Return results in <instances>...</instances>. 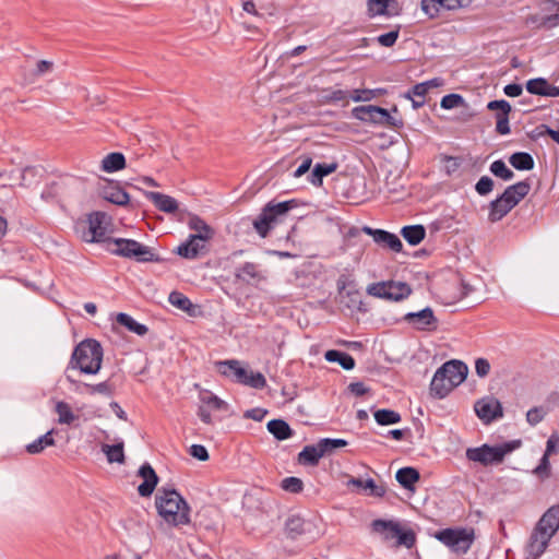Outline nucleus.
I'll list each match as a JSON object with an SVG mask.
<instances>
[{
  "mask_svg": "<svg viewBox=\"0 0 559 559\" xmlns=\"http://www.w3.org/2000/svg\"><path fill=\"white\" fill-rule=\"evenodd\" d=\"M61 183L60 182H51L46 187V189L41 192V198L44 200H53L60 194Z\"/></svg>",
  "mask_w": 559,
  "mask_h": 559,
  "instance_id": "nucleus-60",
  "label": "nucleus"
},
{
  "mask_svg": "<svg viewBox=\"0 0 559 559\" xmlns=\"http://www.w3.org/2000/svg\"><path fill=\"white\" fill-rule=\"evenodd\" d=\"M404 321L413 328L421 331H433L437 329L438 320L430 307L417 312H408L404 316Z\"/></svg>",
  "mask_w": 559,
  "mask_h": 559,
  "instance_id": "nucleus-10",
  "label": "nucleus"
},
{
  "mask_svg": "<svg viewBox=\"0 0 559 559\" xmlns=\"http://www.w3.org/2000/svg\"><path fill=\"white\" fill-rule=\"evenodd\" d=\"M452 390L453 388L447 380L445 376H439L437 370L430 383V393L438 399H443Z\"/></svg>",
  "mask_w": 559,
  "mask_h": 559,
  "instance_id": "nucleus-28",
  "label": "nucleus"
},
{
  "mask_svg": "<svg viewBox=\"0 0 559 559\" xmlns=\"http://www.w3.org/2000/svg\"><path fill=\"white\" fill-rule=\"evenodd\" d=\"M138 475L143 478V483L138 487L141 497H150L158 484V476L148 463L140 466Z\"/></svg>",
  "mask_w": 559,
  "mask_h": 559,
  "instance_id": "nucleus-16",
  "label": "nucleus"
},
{
  "mask_svg": "<svg viewBox=\"0 0 559 559\" xmlns=\"http://www.w3.org/2000/svg\"><path fill=\"white\" fill-rule=\"evenodd\" d=\"M489 169L495 177H498L504 181H509L514 177V173L508 168L502 159H498L491 163Z\"/></svg>",
  "mask_w": 559,
  "mask_h": 559,
  "instance_id": "nucleus-42",
  "label": "nucleus"
},
{
  "mask_svg": "<svg viewBox=\"0 0 559 559\" xmlns=\"http://www.w3.org/2000/svg\"><path fill=\"white\" fill-rule=\"evenodd\" d=\"M374 96L376 93L373 90L357 88L349 92V99H353L354 102H369L373 99Z\"/></svg>",
  "mask_w": 559,
  "mask_h": 559,
  "instance_id": "nucleus-55",
  "label": "nucleus"
},
{
  "mask_svg": "<svg viewBox=\"0 0 559 559\" xmlns=\"http://www.w3.org/2000/svg\"><path fill=\"white\" fill-rule=\"evenodd\" d=\"M361 230L371 236L373 241L382 248L390 249L394 252H401L403 249V243L395 234L384 229H374L369 226H364Z\"/></svg>",
  "mask_w": 559,
  "mask_h": 559,
  "instance_id": "nucleus-11",
  "label": "nucleus"
},
{
  "mask_svg": "<svg viewBox=\"0 0 559 559\" xmlns=\"http://www.w3.org/2000/svg\"><path fill=\"white\" fill-rule=\"evenodd\" d=\"M395 538H397L399 545H404L407 548L413 547L416 542L415 534L412 531H403L401 527Z\"/></svg>",
  "mask_w": 559,
  "mask_h": 559,
  "instance_id": "nucleus-57",
  "label": "nucleus"
},
{
  "mask_svg": "<svg viewBox=\"0 0 559 559\" xmlns=\"http://www.w3.org/2000/svg\"><path fill=\"white\" fill-rule=\"evenodd\" d=\"M514 206L503 200L502 194L489 203L488 219L491 223L502 219Z\"/></svg>",
  "mask_w": 559,
  "mask_h": 559,
  "instance_id": "nucleus-23",
  "label": "nucleus"
},
{
  "mask_svg": "<svg viewBox=\"0 0 559 559\" xmlns=\"http://www.w3.org/2000/svg\"><path fill=\"white\" fill-rule=\"evenodd\" d=\"M43 169L35 166H27L23 169L21 175L20 186L22 187H31L37 181V177L39 176Z\"/></svg>",
  "mask_w": 559,
  "mask_h": 559,
  "instance_id": "nucleus-46",
  "label": "nucleus"
},
{
  "mask_svg": "<svg viewBox=\"0 0 559 559\" xmlns=\"http://www.w3.org/2000/svg\"><path fill=\"white\" fill-rule=\"evenodd\" d=\"M420 7L429 19L437 17L441 10H445L443 0H421Z\"/></svg>",
  "mask_w": 559,
  "mask_h": 559,
  "instance_id": "nucleus-43",
  "label": "nucleus"
},
{
  "mask_svg": "<svg viewBox=\"0 0 559 559\" xmlns=\"http://www.w3.org/2000/svg\"><path fill=\"white\" fill-rule=\"evenodd\" d=\"M103 198L116 205L128 204L130 198L129 194L118 186H108L103 190Z\"/></svg>",
  "mask_w": 559,
  "mask_h": 559,
  "instance_id": "nucleus-31",
  "label": "nucleus"
},
{
  "mask_svg": "<svg viewBox=\"0 0 559 559\" xmlns=\"http://www.w3.org/2000/svg\"><path fill=\"white\" fill-rule=\"evenodd\" d=\"M550 539L548 534H542L534 528L525 548L526 559H538L547 549Z\"/></svg>",
  "mask_w": 559,
  "mask_h": 559,
  "instance_id": "nucleus-15",
  "label": "nucleus"
},
{
  "mask_svg": "<svg viewBox=\"0 0 559 559\" xmlns=\"http://www.w3.org/2000/svg\"><path fill=\"white\" fill-rule=\"evenodd\" d=\"M217 370L221 374L230 378L237 383L253 388L264 389L266 386L265 377L261 372H253L243 368L239 360L230 359L216 362Z\"/></svg>",
  "mask_w": 559,
  "mask_h": 559,
  "instance_id": "nucleus-4",
  "label": "nucleus"
},
{
  "mask_svg": "<svg viewBox=\"0 0 559 559\" xmlns=\"http://www.w3.org/2000/svg\"><path fill=\"white\" fill-rule=\"evenodd\" d=\"M539 26L546 29L559 26V12L543 16L540 19Z\"/></svg>",
  "mask_w": 559,
  "mask_h": 559,
  "instance_id": "nucleus-62",
  "label": "nucleus"
},
{
  "mask_svg": "<svg viewBox=\"0 0 559 559\" xmlns=\"http://www.w3.org/2000/svg\"><path fill=\"white\" fill-rule=\"evenodd\" d=\"M322 456L324 455L318 442L314 445H306L298 454V462L301 465L316 466Z\"/></svg>",
  "mask_w": 559,
  "mask_h": 559,
  "instance_id": "nucleus-24",
  "label": "nucleus"
},
{
  "mask_svg": "<svg viewBox=\"0 0 559 559\" xmlns=\"http://www.w3.org/2000/svg\"><path fill=\"white\" fill-rule=\"evenodd\" d=\"M102 451L107 455V460L109 463H123L124 462V453H123V442H119L117 444H103Z\"/></svg>",
  "mask_w": 559,
  "mask_h": 559,
  "instance_id": "nucleus-40",
  "label": "nucleus"
},
{
  "mask_svg": "<svg viewBox=\"0 0 559 559\" xmlns=\"http://www.w3.org/2000/svg\"><path fill=\"white\" fill-rule=\"evenodd\" d=\"M546 415L543 407H533L526 413V420L531 426L539 424Z\"/></svg>",
  "mask_w": 559,
  "mask_h": 559,
  "instance_id": "nucleus-56",
  "label": "nucleus"
},
{
  "mask_svg": "<svg viewBox=\"0 0 559 559\" xmlns=\"http://www.w3.org/2000/svg\"><path fill=\"white\" fill-rule=\"evenodd\" d=\"M155 507L159 516L173 526L190 523V507L175 489L159 488L155 496Z\"/></svg>",
  "mask_w": 559,
  "mask_h": 559,
  "instance_id": "nucleus-2",
  "label": "nucleus"
},
{
  "mask_svg": "<svg viewBox=\"0 0 559 559\" xmlns=\"http://www.w3.org/2000/svg\"><path fill=\"white\" fill-rule=\"evenodd\" d=\"M542 534L552 537L559 530V506L550 507L540 518L536 527Z\"/></svg>",
  "mask_w": 559,
  "mask_h": 559,
  "instance_id": "nucleus-17",
  "label": "nucleus"
},
{
  "mask_svg": "<svg viewBox=\"0 0 559 559\" xmlns=\"http://www.w3.org/2000/svg\"><path fill=\"white\" fill-rule=\"evenodd\" d=\"M520 445V440H513L496 447L483 444L478 448H468L466 450V457L469 461L478 462L485 466L499 464L508 453L518 449Z\"/></svg>",
  "mask_w": 559,
  "mask_h": 559,
  "instance_id": "nucleus-6",
  "label": "nucleus"
},
{
  "mask_svg": "<svg viewBox=\"0 0 559 559\" xmlns=\"http://www.w3.org/2000/svg\"><path fill=\"white\" fill-rule=\"evenodd\" d=\"M53 69V62L48 60H40L36 63L35 70L32 72L33 78H39L43 76L49 72H51Z\"/></svg>",
  "mask_w": 559,
  "mask_h": 559,
  "instance_id": "nucleus-59",
  "label": "nucleus"
},
{
  "mask_svg": "<svg viewBox=\"0 0 559 559\" xmlns=\"http://www.w3.org/2000/svg\"><path fill=\"white\" fill-rule=\"evenodd\" d=\"M530 190V182L523 180L507 187L502 192V197L504 201L507 200L508 204L515 207L528 194Z\"/></svg>",
  "mask_w": 559,
  "mask_h": 559,
  "instance_id": "nucleus-19",
  "label": "nucleus"
},
{
  "mask_svg": "<svg viewBox=\"0 0 559 559\" xmlns=\"http://www.w3.org/2000/svg\"><path fill=\"white\" fill-rule=\"evenodd\" d=\"M103 355L99 342L93 338L84 340L75 346L69 367L86 374H96L102 368Z\"/></svg>",
  "mask_w": 559,
  "mask_h": 559,
  "instance_id": "nucleus-3",
  "label": "nucleus"
},
{
  "mask_svg": "<svg viewBox=\"0 0 559 559\" xmlns=\"http://www.w3.org/2000/svg\"><path fill=\"white\" fill-rule=\"evenodd\" d=\"M428 83H418L404 94V97L412 102L414 109H418L425 105Z\"/></svg>",
  "mask_w": 559,
  "mask_h": 559,
  "instance_id": "nucleus-27",
  "label": "nucleus"
},
{
  "mask_svg": "<svg viewBox=\"0 0 559 559\" xmlns=\"http://www.w3.org/2000/svg\"><path fill=\"white\" fill-rule=\"evenodd\" d=\"M509 163L516 170H532L535 162L533 156L526 152H516L509 157Z\"/></svg>",
  "mask_w": 559,
  "mask_h": 559,
  "instance_id": "nucleus-36",
  "label": "nucleus"
},
{
  "mask_svg": "<svg viewBox=\"0 0 559 559\" xmlns=\"http://www.w3.org/2000/svg\"><path fill=\"white\" fill-rule=\"evenodd\" d=\"M189 453L194 459H198L199 461H207L209 460V452L205 447L201 444H193L191 445Z\"/></svg>",
  "mask_w": 559,
  "mask_h": 559,
  "instance_id": "nucleus-63",
  "label": "nucleus"
},
{
  "mask_svg": "<svg viewBox=\"0 0 559 559\" xmlns=\"http://www.w3.org/2000/svg\"><path fill=\"white\" fill-rule=\"evenodd\" d=\"M537 135H548L550 136L556 143L559 144V130H554L549 128L546 124H540L536 128Z\"/></svg>",
  "mask_w": 559,
  "mask_h": 559,
  "instance_id": "nucleus-64",
  "label": "nucleus"
},
{
  "mask_svg": "<svg viewBox=\"0 0 559 559\" xmlns=\"http://www.w3.org/2000/svg\"><path fill=\"white\" fill-rule=\"evenodd\" d=\"M495 182L488 176H483L475 185V190L479 195H487L493 190Z\"/></svg>",
  "mask_w": 559,
  "mask_h": 559,
  "instance_id": "nucleus-53",
  "label": "nucleus"
},
{
  "mask_svg": "<svg viewBox=\"0 0 559 559\" xmlns=\"http://www.w3.org/2000/svg\"><path fill=\"white\" fill-rule=\"evenodd\" d=\"M205 240L201 236H189L188 239L177 247L176 253L185 259L193 260L207 252Z\"/></svg>",
  "mask_w": 559,
  "mask_h": 559,
  "instance_id": "nucleus-13",
  "label": "nucleus"
},
{
  "mask_svg": "<svg viewBox=\"0 0 559 559\" xmlns=\"http://www.w3.org/2000/svg\"><path fill=\"white\" fill-rule=\"evenodd\" d=\"M200 400L203 404L210 406L213 409L225 411L227 409V403L221 400L218 396L210 391L201 392Z\"/></svg>",
  "mask_w": 559,
  "mask_h": 559,
  "instance_id": "nucleus-44",
  "label": "nucleus"
},
{
  "mask_svg": "<svg viewBox=\"0 0 559 559\" xmlns=\"http://www.w3.org/2000/svg\"><path fill=\"white\" fill-rule=\"evenodd\" d=\"M474 409L476 415L484 424H490L491 421L503 416V408L501 403L492 396H487L477 401L475 403Z\"/></svg>",
  "mask_w": 559,
  "mask_h": 559,
  "instance_id": "nucleus-9",
  "label": "nucleus"
},
{
  "mask_svg": "<svg viewBox=\"0 0 559 559\" xmlns=\"http://www.w3.org/2000/svg\"><path fill=\"white\" fill-rule=\"evenodd\" d=\"M371 526L374 532L382 534L385 540L395 538L396 534L400 533L399 523L390 520H374Z\"/></svg>",
  "mask_w": 559,
  "mask_h": 559,
  "instance_id": "nucleus-25",
  "label": "nucleus"
},
{
  "mask_svg": "<svg viewBox=\"0 0 559 559\" xmlns=\"http://www.w3.org/2000/svg\"><path fill=\"white\" fill-rule=\"evenodd\" d=\"M124 167V155L119 152L109 153L102 160V169L106 173H115L123 169Z\"/></svg>",
  "mask_w": 559,
  "mask_h": 559,
  "instance_id": "nucleus-32",
  "label": "nucleus"
},
{
  "mask_svg": "<svg viewBox=\"0 0 559 559\" xmlns=\"http://www.w3.org/2000/svg\"><path fill=\"white\" fill-rule=\"evenodd\" d=\"M376 421L381 426L393 425L401 421V415L392 409H378L374 413Z\"/></svg>",
  "mask_w": 559,
  "mask_h": 559,
  "instance_id": "nucleus-41",
  "label": "nucleus"
},
{
  "mask_svg": "<svg viewBox=\"0 0 559 559\" xmlns=\"http://www.w3.org/2000/svg\"><path fill=\"white\" fill-rule=\"evenodd\" d=\"M352 116L362 122L381 124L388 117V110L376 105H362L352 109Z\"/></svg>",
  "mask_w": 559,
  "mask_h": 559,
  "instance_id": "nucleus-14",
  "label": "nucleus"
},
{
  "mask_svg": "<svg viewBox=\"0 0 559 559\" xmlns=\"http://www.w3.org/2000/svg\"><path fill=\"white\" fill-rule=\"evenodd\" d=\"M285 530L290 537L295 538L304 532V521L299 516L292 515L286 520Z\"/></svg>",
  "mask_w": 559,
  "mask_h": 559,
  "instance_id": "nucleus-47",
  "label": "nucleus"
},
{
  "mask_svg": "<svg viewBox=\"0 0 559 559\" xmlns=\"http://www.w3.org/2000/svg\"><path fill=\"white\" fill-rule=\"evenodd\" d=\"M440 106L443 109L450 110L459 107H467V104L462 95L452 93L441 98Z\"/></svg>",
  "mask_w": 559,
  "mask_h": 559,
  "instance_id": "nucleus-45",
  "label": "nucleus"
},
{
  "mask_svg": "<svg viewBox=\"0 0 559 559\" xmlns=\"http://www.w3.org/2000/svg\"><path fill=\"white\" fill-rule=\"evenodd\" d=\"M488 110L497 111L496 116L510 115L511 105L504 99L491 100L487 104Z\"/></svg>",
  "mask_w": 559,
  "mask_h": 559,
  "instance_id": "nucleus-52",
  "label": "nucleus"
},
{
  "mask_svg": "<svg viewBox=\"0 0 559 559\" xmlns=\"http://www.w3.org/2000/svg\"><path fill=\"white\" fill-rule=\"evenodd\" d=\"M325 359L330 362H337L345 370H352L355 367V359L347 353L330 349L324 355Z\"/></svg>",
  "mask_w": 559,
  "mask_h": 559,
  "instance_id": "nucleus-34",
  "label": "nucleus"
},
{
  "mask_svg": "<svg viewBox=\"0 0 559 559\" xmlns=\"http://www.w3.org/2000/svg\"><path fill=\"white\" fill-rule=\"evenodd\" d=\"M392 0H368V12L371 16L386 13L389 3Z\"/></svg>",
  "mask_w": 559,
  "mask_h": 559,
  "instance_id": "nucleus-51",
  "label": "nucleus"
},
{
  "mask_svg": "<svg viewBox=\"0 0 559 559\" xmlns=\"http://www.w3.org/2000/svg\"><path fill=\"white\" fill-rule=\"evenodd\" d=\"M401 235L411 246H417L425 239L426 229L423 225H408L401 229Z\"/></svg>",
  "mask_w": 559,
  "mask_h": 559,
  "instance_id": "nucleus-30",
  "label": "nucleus"
},
{
  "mask_svg": "<svg viewBox=\"0 0 559 559\" xmlns=\"http://www.w3.org/2000/svg\"><path fill=\"white\" fill-rule=\"evenodd\" d=\"M267 430L277 440H286L293 436L289 425L283 419H272L267 423Z\"/></svg>",
  "mask_w": 559,
  "mask_h": 559,
  "instance_id": "nucleus-35",
  "label": "nucleus"
},
{
  "mask_svg": "<svg viewBox=\"0 0 559 559\" xmlns=\"http://www.w3.org/2000/svg\"><path fill=\"white\" fill-rule=\"evenodd\" d=\"M235 277L248 284L259 282L263 278L259 265L252 262H246L235 272Z\"/></svg>",
  "mask_w": 559,
  "mask_h": 559,
  "instance_id": "nucleus-22",
  "label": "nucleus"
},
{
  "mask_svg": "<svg viewBox=\"0 0 559 559\" xmlns=\"http://www.w3.org/2000/svg\"><path fill=\"white\" fill-rule=\"evenodd\" d=\"M395 478L402 487L413 490L414 484L419 480L420 475L414 467H402L396 472Z\"/></svg>",
  "mask_w": 559,
  "mask_h": 559,
  "instance_id": "nucleus-26",
  "label": "nucleus"
},
{
  "mask_svg": "<svg viewBox=\"0 0 559 559\" xmlns=\"http://www.w3.org/2000/svg\"><path fill=\"white\" fill-rule=\"evenodd\" d=\"M496 131L502 135L510 133L509 115L496 116Z\"/></svg>",
  "mask_w": 559,
  "mask_h": 559,
  "instance_id": "nucleus-61",
  "label": "nucleus"
},
{
  "mask_svg": "<svg viewBox=\"0 0 559 559\" xmlns=\"http://www.w3.org/2000/svg\"><path fill=\"white\" fill-rule=\"evenodd\" d=\"M526 91L533 95L557 97L559 96V86L548 83L544 78L531 79L526 82Z\"/></svg>",
  "mask_w": 559,
  "mask_h": 559,
  "instance_id": "nucleus-18",
  "label": "nucleus"
},
{
  "mask_svg": "<svg viewBox=\"0 0 559 559\" xmlns=\"http://www.w3.org/2000/svg\"><path fill=\"white\" fill-rule=\"evenodd\" d=\"M323 455L330 454L335 449L347 445V441L344 439H331L324 438L319 441Z\"/></svg>",
  "mask_w": 559,
  "mask_h": 559,
  "instance_id": "nucleus-48",
  "label": "nucleus"
},
{
  "mask_svg": "<svg viewBox=\"0 0 559 559\" xmlns=\"http://www.w3.org/2000/svg\"><path fill=\"white\" fill-rule=\"evenodd\" d=\"M145 197L153 202V204L162 212L167 214H173L178 210V202L170 195L147 191L145 192Z\"/></svg>",
  "mask_w": 559,
  "mask_h": 559,
  "instance_id": "nucleus-20",
  "label": "nucleus"
},
{
  "mask_svg": "<svg viewBox=\"0 0 559 559\" xmlns=\"http://www.w3.org/2000/svg\"><path fill=\"white\" fill-rule=\"evenodd\" d=\"M282 488L292 493H299L304 489V483L298 477H286L282 480Z\"/></svg>",
  "mask_w": 559,
  "mask_h": 559,
  "instance_id": "nucleus-50",
  "label": "nucleus"
},
{
  "mask_svg": "<svg viewBox=\"0 0 559 559\" xmlns=\"http://www.w3.org/2000/svg\"><path fill=\"white\" fill-rule=\"evenodd\" d=\"M297 205L298 203L294 199L277 203L274 201L269 202L253 221L254 229L262 238L266 237L273 225L280 222L282 216L290 210L297 207Z\"/></svg>",
  "mask_w": 559,
  "mask_h": 559,
  "instance_id": "nucleus-5",
  "label": "nucleus"
},
{
  "mask_svg": "<svg viewBox=\"0 0 559 559\" xmlns=\"http://www.w3.org/2000/svg\"><path fill=\"white\" fill-rule=\"evenodd\" d=\"M337 163H318L314 165L309 181L314 186H321L322 179L337 169Z\"/></svg>",
  "mask_w": 559,
  "mask_h": 559,
  "instance_id": "nucleus-29",
  "label": "nucleus"
},
{
  "mask_svg": "<svg viewBox=\"0 0 559 559\" xmlns=\"http://www.w3.org/2000/svg\"><path fill=\"white\" fill-rule=\"evenodd\" d=\"M436 538L454 551L466 552L474 542L472 528H444L436 533Z\"/></svg>",
  "mask_w": 559,
  "mask_h": 559,
  "instance_id": "nucleus-7",
  "label": "nucleus"
},
{
  "mask_svg": "<svg viewBox=\"0 0 559 559\" xmlns=\"http://www.w3.org/2000/svg\"><path fill=\"white\" fill-rule=\"evenodd\" d=\"M188 227L194 231L191 236H201L202 240L209 241L213 238L214 229L200 216L195 214H189L187 222Z\"/></svg>",
  "mask_w": 559,
  "mask_h": 559,
  "instance_id": "nucleus-21",
  "label": "nucleus"
},
{
  "mask_svg": "<svg viewBox=\"0 0 559 559\" xmlns=\"http://www.w3.org/2000/svg\"><path fill=\"white\" fill-rule=\"evenodd\" d=\"M55 412L58 415V423L60 425H71L78 418L72 412L71 406L64 401H58L56 403Z\"/></svg>",
  "mask_w": 559,
  "mask_h": 559,
  "instance_id": "nucleus-39",
  "label": "nucleus"
},
{
  "mask_svg": "<svg viewBox=\"0 0 559 559\" xmlns=\"http://www.w3.org/2000/svg\"><path fill=\"white\" fill-rule=\"evenodd\" d=\"M468 368L460 360H450L438 368V374H444L449 383L454 389L460 385L467 377Z\"/></svg>",
  "mask_w": 559,
  "mask_h": 559,
  "instance_id": "nucleus-12",
  "label": "nucleus"
},
{
  "mask_svg": "<svg viewBox=\"0 0 559 559\" xmlns=\"http://www.w3.org/2000/svg\"><path fill=\"white\" fill-rule=\"evenodd\" d=\"M116 321L118 324L124 326L128 331L140 336L145 335L148 331L146 325L136 322L131 316L123 312L117 314Z\"/></svg>",
  "mask_w": 559,
  "mask_h": 559,
  "instance_id": "nucleus-33",
  "label": "nucleus"
},
{
  "mask_svg": "<svg viewBox=\"0 0 559 559\" xmlns=\"http://www.w3.org/2000/svg\"><path fill=\"white\" fill-rule=\"evenodd\" d=\"M367 293L377 298L400 301L411 295L412 288L406 283L389 281L370 284Z\"/></svg>",
  "mask_w": 559,
  "mask_h": 559,
  "instance_id": "nucleus-8",
  "label": "nucleus"
},
{
  "mask_svg": "<svg viewBox=\"0 0 559 559\" xmlns=\"http://www.w3.org/2000/svg\"><path fill=\"white\" fill-rule=\"evenodd\" d=\"M90 394H102L105 396H111L114 393V385L109 381H104L97 384H84Z\"/></svg>",
  "mask_w": 559,
  "mask_h": 559,
  "instance_id": "nucleus-49",
  "label": "nucleus"
},
{
  "mask_svg": "<svg viewBox=\"0 0 559 559\" xmlns=\"http://www.w3.org/2000/svg\"><path fill=\"white\" fill-rule=\"evenodd\" d=\"M399 29L391 31L377 37V41L383 47H392L399 38Z\"/></svg>",
  "mask_w": 559,
  "mask_h": 559,
  "instance_id": "nucleus-58",
  "label": "nucleus"
},
{
  "mask_svg": "<svg viewBox=\"0 0 559 559\" xmlns=\"http://www.w3.org/2000/svg\"><path fill=\"white\" fill-rule=\"evenodd\" d=\"M110 217L104 212H93L87 217V227L82 231L85 242L104 243L106 250L123 258H134L138 262H159L153 250L133 239L107 236Z\"/></svg>",
  "mask_w": 559,
  "mask_h": 559,
  "instance_id": "nucleus-1",
  "label": "nucleus"
},
{
  "mask_svg": "<svg viewBox=\"0 0 559 559\" xmlns=\"http://www.w3.org/2000/svg\"><path fill=\"white\" fill-rule=\"evenodd\" d=\"M53 429L49 430L45 435L40 436L38 439L33 441L32 443L26 445V451L29 454H38L46 447L55 445V440L52 438Z\"/></svg>",
  "mask_w": 559,
  "mask_h": 559,
  "instance_id": "nucleus-38",
  "label": "nucleus"
},
{
  "mask_svg": "<svg viewBox=\"0 0 559 559\" xmlns=\"http://www.w3.org/2000/svg\"><path fill=\"white\" fill-rule=\"evenodd\" d=\"M324 97L329 103L343 102L344 105H347L349 100V92L344 90H331Z\"/></svg>",
  "mask_w": 559,
  "mask_h": 559,
  "instance_id": "nucleus-54",
  "label": "nucleus"
},
{
  "mask_svg": "<svg viewBox=\"0 0 559 559\" xmlns=\"http://www.w3.org/2000/svg\"><path fill=\"white\" fill-rule=\"evenodd\" d=\"M168 301L176 308L187 312L188 314H193L194 305L191 300L179 292H171L168 297Z\"/></svg>",
  "mask_w": 559,
  "mask_h": 559,
  "instance_id": "nucleus-37",
  "label": "nucleus"
}]
</instances>
